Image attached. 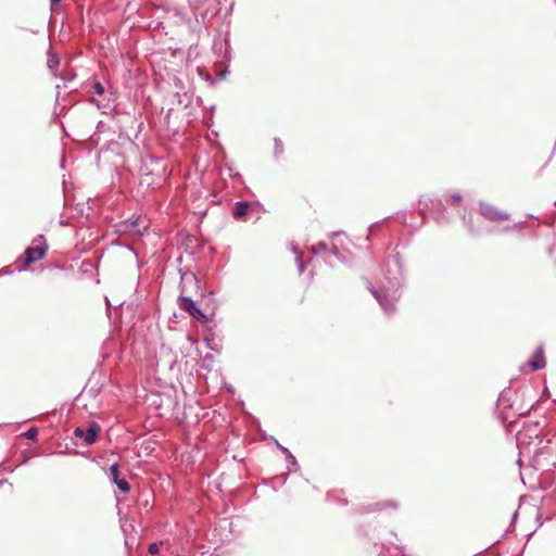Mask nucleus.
I'll return each mask as SVG.
<instances>
[{"instance_id":"f257e3e1","label":"nucleus","mask_w":556,"mask_h":556,"mask_svg":"<svg viewBox=\"0 0 556 556\" xmlns=\"http://www.w3.org/2000/svg\"><path fill=\"white\" fill-rule=\"evenodd\" d=\"M480 213L490 222H502L508 219L506 211L501 210L489 202H480Z\"/></svg>"},{"instance_id":"f03ea898","label":"nucleus","mask_w":556,"mask_h":556,"mask_svg":"<svg viewBox=\"0 0 556 556\" xmlns=\"http://www.w3.org/2000/svg\"><path fill=\"white\" fill-rule=\"evenodd\" d=\"M99 432L100 427L96 422H92L87 429L77 427L74 434L76 438L84 440L87 445H90L96 442Z\"/></svg>"},{"instance_id":"7ed1b4c3","label":"nucleus","mask_w":556,"mask_h":556,"mask_svg":"<svg viewBox=\"0 0 556 556\" xmlns=\"http://www.w3.org/2000/svg\"><path fill=\"white\" fill-rule=\"evenodd\" d=\"M179 307L188 312L198 321L205 323L207 320V317L195 306L194 302L189 298H179Z\"/></svg>"},{"instance_id":"20e7f679","label":"nucleus","mask_w":556,"mask_h":556,"mask_svg":"<svg viewBox=\"0 0 556 556\" xmlns=\"http://www.w3.org/2000/svg\"><path fill=\"white\" fill-rule=\"evenodd\" d=\"M109 470L110 476L113 482L117 485L118 490L124 494L128 493L130 491V485L125 479L119 477V466L117 464H113Z\"/></svg>"},{"instance_id":"39448f33","label":"nucleus","mask_w":556,"mask_h":556,"mask_svg":"<svg viewBox=\"0 0 556 556\" xmlns=\"http://www.w3.org/2000/svg\"><path fill=\"white\" fill-rule=\"evenodd\" d=\"M47 250L43 247L28 248L25 251V265L28 266L46 255Z\"/></svg>"},{"instance_id":"423d86ee","label":"nucleus","mask_w":556,"mask_h":556,"mask_svg":"<svg viewBox=\"0 0 556 556\" xmlns=\"http://www.w3.org/2000/svg\"><path fill=\"white\" fill-rule=\"evenodd\" d=\"M251 207V204L248 202H237L232 215L236 219H242L244 216H247L249 210Z\"/></svg>"},{"instance_id":"0eeeda50","label":"nucleus","mask_w":556,"mask_h":556,"mask_svg":"<svg viewBox=\"0 0 556 556\" xmlns=\"http://www.w3.org/2000/svg\"><path fill=\"white\" fill-rule=\"evenodd\" d=\"M529 365L531 366L532 370H539L545 366V359H544V354H543L542 350H538L534 353Z\"/></svg>"},{"instance_id":"6e6552de","label":"nucleus","mask_w":556,"mask_h":556,"mask_svg":"<svg viewBox=\"0 0 556 556\" xmlns=\"http://www.w3.org/2000/svg\"><path fill=\"white\" fill-rule=\"evenodd\" d=\"M275 156H279L283 153V146L282 141L279 138H275Z\"/></svg>"},{"instance_id":"1a4fd4ad","label":"nucleus","mask_w":556,"mask_h":556,"mask_svg":"<svg viewBox=\"0 0 556 556\" xmlns=\"http://www.w3.org/2000/svg\"><path fill=\"white\" fill-rule=\"evenodd\" d=\"M47 64H48V67H49L50 70H54V68H56V67H58V65H59V59H58V56H56V55H51V56L48 59V63H47Z\"/></svg>"},{"instance_id":"9d476101","label":"nucleus","mask_w":556,"mask_h":556,"mask_svg":"<svg viewBox=\"0 0 556 556\" xmlns=\"http://www.w3.org/2000/svg\"><path fill=\"white\" fill-rule=\"evenodd\" d=\"M37 434H38V430L36 428H30L25 433L26 438L29 440H35L37 438Z\"/></svg>"},{"instance_id":"9b49d317","label":"nucleus","mask_w":556,"mask_h":556,"mask_svg":"<svg viewBox=\"0 0 556 556\" xmlns=\"http://www.w3.org/2000/svg\"><path fill=\"white\" fill-rule=\"evenodd\" d=\"M94 92L99 96H102L104 93V87L101 83H96L93 85Z\"/></svg>"},{"instance_id":"f8f14e48","label":"nucleus","mask_w":556,"mask_h":556,"mask_svg":"<svg viewBox=\"0 0 556 556\" xmlns=\"http://www.w3.org/2000/svg\"><path fill=\"white\" fill-rule=\"evenodd\" d=\"M161 545H162V543H160V544H157V543H152V544H150V546H149V553H150V554H156V553H159V551H160V546H161Z\"/></svg>"},{"instance_id":"ddd939ff","label":"nucleus","mask_w":556,"mask_h":556,"mask_svg":"<svg viewBox=\"0 0 556 556\" xmlns=\"http://www.w3.org/2000/svg\"><path fill=\"white\" fill-rule=\"evenodd\" d=\"M451 199H452L453 203H459L462 200L460 195H458V194L452 195Z\"/></svg>"},{"instance_id":"4468645a","label":"nucleus","mask_w":556,"mask_h":556,"mask_svg":"<svg viewBox=\"0 0 556 556\" xmlns=\"http://www.w3.org/2000/svg\"><path fill=\"white\" fill-rule=\"evenodd\" d=\"M91 102L97 104L98 108H100L99 102L96 99H92Z\"/></svg>"},{"instance_id":"2eb2a0df","label":"nucleus","mask_w":556,"mask_h":556,"mask_svg":"<svg viewBox=\"0 0 556 556\" xmlns=\"http://www.w3.org/2000/svg\"><path fill=\"white\" fill-rule=\"evenodd\" d=\"M61 0H51V4H56L59 3Z\"/></svg>"},{"instance_id":"dca6fc26","label":"nucleus","mask_w":556,"mask_h":556,"mask_svg":"<svg viewBox=\"0 0 556 556\" xmlns=\"http://www.w3.org/2000/svg\"><path fill=\"white\" fill-rule=\"evenodd\" d=\"M201 20H202V22L204 23V21H205V14H201Z\"/></svg>"},{"instance_id":"f3484780","label":"nucleus","mask_w":556,"mask_h":556,"mask_svg":"<svg viewBox=\"0 0 556 556\" xmlns=\"http://www.w3.org/2000/svg\"><path fill=\"white\" fill-rule=\"evenodd\" d=\"M138 225V219L136 222H132V226H137Z\"/></svg>"}]
</instances>
